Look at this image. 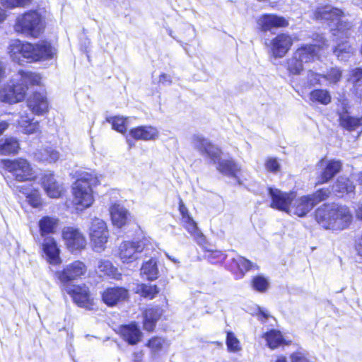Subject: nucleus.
I'll list each match as a JSON object with an SVG mask.
<instances>
[{
    "instance_id": "nucleus-1",
    "label": "nucleus",
    "mask_w": 362,
    "mask_h": 362,
    "mask_svg": "<svg viewBox=\"0 0 362 362\" xmlns=\"http://www.w3.org/2000/svg\"><path fill=\"white\" fill-rule=\"evenodd\" d=\"M40 74L28 70H19L11 80L0 89V100L10 104L22 101L30 86H40Z\"/></svg>"
},
{
    "instance_id": "nucleus-2",
    "label": "nucleus",
    "mask_w": 362,
    "mask_h": 362,
    "mask_svg": "<svg viewBox=\"0 0 362 362\" xmlns=\"http://www.w3.org/2000/svg\"><path fill=\"white\" fill-rule=\"evenodd\" d=\"M315 218L325 229L342 230L350 226L353 216L347 206L333 204L319 207L315 211Z\"/></svg>"
},
{
    "instance_id": "nucleus-3",
    "label": "nucleus",
    "mask_w": 362,
    "mask_h": 362,
    "mask_svg": "<svg viewBox=\"0 0 362 362\" xmlns=\"http://www.w3.org/2000/svg\"><path fill=\"white\" fill-rule=\"evenodd\" d=\"M98 177L93 173L83 171L78 173L72 186V204L78 211L90 207L94 202L93 187L98 184Z\"/></svg>"
},
{
    "instance_id": "nucleus-4",
    "label": "nucleus",
    "mask_w": 362,
    "mask_h": 362,
    "mask_svg": "<svg viewBox=\"0 0 362 362\" xmlns=\"http://www.w3.org/2000/svg\"><path fill=\"white\" fill-rule=\"evenodd\" d=\"M194 146L203 156L209 157L214 163L218 162V170L228 177H234L238 180L239 184H241L238 179V175L241 170L240 167L232 160H220L221 150L213 145L209 140L199 136L193 138Z\"/></svg>"
},
{
    "instance_id": "nucleus-5",
    "label": "nucleus",
    "mask_w": 362,
    "mask_h": 362,
    "mask_svg": "<svg viewBox=\"0 0 362 362\" xmlns=\"http://www.w3.org/2000/svg\"><path fill=\"white\" fill-rule=\"evenodd\" d=\"M314 18L316 20L327 22L332 28L333 36L347 37L351 35V28L353 25L348 21H344V13L339 8H334L332 5L326 4L318 6L314 11Z\"/></svg>"
},
{
    "instance_id": "nucleus-6",
    "label": "nucleus",
    "mask_w": 362,
    "mask_h": 362,
    "mask_svg": "<svg viewBox=\"0 0 362 362\" xmlns=\"http://www.w3.org/2000/svg\"><path fill=\"white\" fill-rule=\"evenodd\" d=\"M14 29L17 33L37 37L43 29L42 17L35 11H30L17 17Z\"/></svg>"
},
{
    "instance_id": "nucleus-7",
    "label": "nucleus",
    "mask_w": 362,
    "mask_h": 362,
    "mask_svg": "<svg viewBox=\"0 0 362 362\" xmlns=\"http://www.w3.org/2000/svg\"><path fill=\"white\" fill-rule=\"evenodd\" d=\"M88 233L93 249L97 252H103L109 238V230L105 221L97 217L91 218L88 227Z\"/></svg>"
},
{
    "instance_id": "nucleus-8",
    "label": "nucleus",
    "mask_w": 362,
    "mask_h": 362,
    "mask_svg": "<svg viewBox=\"0 0 362 362\" xmlns=\"http://www.w3.org/2000/svg\"><path fill=\"white\" fill-rule=\"evenodd\" d=\"M4 163L6 170L11 173L17 181H30L36 177L35 170L26 159L4 160Z\"/></svg>"
},
{
    "instance_id": "nucleus-9",
    "label": "nucleus",
    "mask_w": 362,
    "mask_h": 362,
    "mask_svg": "<svg viewBox=\"0 0 362 362\" xmlns=\"http://www.w3.org/2000/svg\"><path fill=\"white\" fill-rule=\"evenodd\" d=\"M314 45H305L297 49L294 52L298 60L304 64L314 62L320 59V51L328 47L327 41L322 35H317L314 39Z\"/></svg>"
},
{
    "instance_id": "nucleus-10",
    "label": "nucleus",
    "mask_w": 362,
    "mask_h": 362,
    "mask_svg": "<svg viewBox=\"0 0 362 362\" xmlns=\"http://www.w3.org/2000/svg\"><path fill=\"white\" fill-rule=\"evenodd\" d=\"M66 291L74 302L79 307L93 310L95 305L88 288L86 285H72L66 286Z\"/></svg>"
},
{
    "instance_id": "nucleus-11",
    "label": "nucleus",
    "mask_w": 362,
    "mask_h": 362,
    "mask_svg": "<svg viewBox=\"0 0 362 362\" xmlns=\"http://www.w3.org/2000/svg\"><path fill=\"white\" fill-rule=\"evenodd\" d=\"M86 272L87 267L85 263L76 260L66 264L63 270L56 272L55 275L62 283L66 284L81 279Z\"/></svg>"
},
{
    "instance_id": "nucleus-12",
    "label": "nucleus",
    "mask_w": 362,
    "mask_h": 362,
    "mask_svg": "<svg viewBox=\"0 0 362 362\" xmlns=\"http://www.w3.org/2000/svg\"><path fill=\"white\" fill-rule=\"evenodd\" d=\"M269 194L272 199L271 207L288 214L294 192H285L276 188H269Z\"/></svg>"
},
{
    "instance_id": "nucleus-13",
    "label": "nucleus",
    "mask_w": 362,
    "mask_h": 362,
    "mask_svg": "<svg viewBox=\"0 0 362 362\" xmlns=\"http://www.w3.org/2000/svg\"><path fill=\"white\" fill-rule=\"evenodd\" d=\"M256 22L257 28L264 33L288 25V21L286 18L273 13L263 14L257 18Z\"/></svg>"
},
{
    "instance_id": "nucleus-14",
    "label": "nucleus",
    "mask_w": 362,
    "mask_h": 362,
    "mask_svg": "<svg viewBox=\"0 0 362 362\" xmlns=\"http://www.w3.org/2000/svg\"><path fill=\"white\" fill-rule=\"evenodd\" d=\"M320 173L317 177V185L326 183L332 180L341 168V163L337 160L322 158L317 164Z\"/></svg>"
},
{
    "instance_id": "nucleus-15",
    "label": "nucleus",
    "mask_w": 362,
    "mask_h": 362,
    "mask_svg": "<svg viewBox=\"0 0 362 362\" xmlns=\"http://www.w3.org/2000/svg\"><path fill=\"white\" fill-rule=\"evenodd\" d=\"M8 49L9 56L13 62L18 64L29 62L30 43L16 39L11 41Z\"/></svg>"
},
{
    "instance_id": "nucleus-16",
    "label": "nucleus",
    "mask_w": 362,
    "mask_h": 362,
    "mask_svg": "<svg viewBox=\"0 0 362 362\" xmlns=\"http://www.w3.org/2000/svg\"><path fill=\"white\" fill-rule=\"evenodd\" d=\"M62 237L67 248L71 252L83 249L86 245V240L78 229L72 227L64 228Z\"/></svg>"
},
{
    "instance_id": "nucleus-17",
    "label": "nucleus",
    "mask_w": 362,
    "mask_h": 362,
    "mask_svg": "<svg viewBox=\"0 0 362 362\" xmlns=\"http://www.w3.org/2000/svg\"><path fill=\"white\" fill-rule=\"evenodd\" d=\"M31 50L29 62L45 61L52 59L57 52L49 42L40 41L35 44L30 43Z\"/></svg>"
},
{
    "instance_id": "nucleus-18",
    "label": "nucleus",
    "mask_w": 362,
    "mask_h": 362,
    "mask_svg": "<svg viewBox=\"0 0 362 362\" xmlns=\"http://www.w3.org/2000/svg\"><path fill=\"white\" fill-rule=\"evenodd\" d=\"M144 249L141 241H124L119 246V257L124 263H129L136 260L138 255Z\"/></svg>"
},
{
    "instance_id": "nucleus-19",
    "label": "nucleus",
    "mask_w": 362,
    "mask_h": 362,
    "mask_svg": "<svg viewBox=\"0 0 362 362\" xmlns=\"http://www.w3.org/2000/svg\"><path fill=\"white\" fill-rule=\"evenodd\" d=\"M314 208L313 202L309 195L297 197L294 192V199L292 200L288 214L296 215L298 217L305 216Z\"/></svg>"
},
{
    "instance_id": "nucleus-20",
    "label": "nucleus",
    "mask_w": 362,
    "mask_h": 362,
    "mask_svg": "<svg viewBox=\"0 0 362 362\" xmlns=\"http://www.w3.org/2000/svg\"><path fill=\"white\" fill-rule=\"evenodd\" d=\"M44 257L50 264L57 265L62 263L60 258V250L54 238L45 237L42 244Z\"/></svg>"
},
{
    "instance_id": "nucleus-21",
    "label": "nucleus",
    "mask_w": 362,
    "mask_h": 362,
    "mask_svg": "<svg viewBox=\"0 0 362 362\" xmlns=\"http://www.w3.org/2000/svg\"><path fill=\"white\" fill-rule=\"evenodd\" d=\"M117 332L122 339L130 345L137 344L143 337V333L135 322L121 325Z\"/></svg>"
},
{
    "instance_id": "nucleus-22",
    "label": "nucleus",
    "mask_w": 362,
    "mask_h": 362,
    "mask_svg": "<svg viewBox=\"0 0 362 362\" xmlns=\"http://www.w3.org/2000/svg\"><path fill=\"white\" fill-rule=\"evenodd\" d=\"M109 211L112 223L115 227L122 228L130 221V214L122 205L115 203L110 206Z\"/></svg>"
},
{
    "instance_id": "nucleus-23",
    "label": "nucleus",
    "mask_w": 362,
    "mask_h": 362,
    "mask_svg": "<svg viewBox=\"0 0 362 362\" xmlns=\"http://www.w3.org/2000/svg\"><path fill=\"white\" fill-rule=\"evenodd\" d=\"M293 44L292 37L285 33L276 36L271 42V50L275 57H283Z\"/></svg>"
},
{
    "instance_id": "nucleus-24",
    "label": "nucleus",
    "mask_w": 362,
    "mask_h": 362,
    "mask_svg": "<svg viewBox=\"0 0 362 362\" xmlns=\"http://www.w3.org/2000/svg\"><path fill=\"white\" fill-rule=\"evenodd\" d=\"M28 108L35 115H43L48 110L49 103L45 93L35 92L27 100Z\"/></svg>"
},
{
    "instance_id": "nucleus-25",
    "label": "nucleus",
    "mask_w": 362,
    "mask_h": 362,
    "mask_svg": "<svg viewBox=\"0 0 362 362\" xmlns=\"http://www.w3.org/2000/svg\"><path fill=\"white\" fill-rule=\"evenodd\" d=\"M42 185L47 195L50 198H59L64 191L63 186L57 182L54 175L50 173L44 175Z\"/></svg>"
},
{
    "instance_id": "nucleus-26",
    "label": "nucleus",
    "mask_w": 362,
    "mask_h": 362,
    "mask_svg": "<svg viewBox=\"0 0 362 362\" xmlns=\"http://www.w3.org/2000/svg\"><path fill=\"white\" fill-rule=\"evenodd\" d=\"M127 297L128 291L122 287L107 288L102 293L103 302L109 306L115 305Z\"/></svg>"
},
{
    "instance_id": "nucleus-27",
    "label": "nucleus",
    "mask_w": 362,
    "mask_h": 362,
    "mask_svg": "<svg viewBox=\"0 0 362 362\" xmlns=\"http://www.w3.org/2000/svg\"><path fill=\"white\" fill-rule=\"evenodd\" d=\"M129 135L136 140L153 141L158 138L159 132L152 126H139L130 129Z\"/></svg>"
},
{
    "instance_id": "nucleus-28",
    "label": "nucleus",
    "mask_w": 362,
    "mask_h": 362,
    "mask_svg": "<svg viewBox=\"0 0 362 362\" xmlns=\"http://www.w3.org/2000/svg\"><path fill=\"white\" fill-rule=\"evenodd\" d=\"M17 122L22 132L25 134H33L40 132L39 122L30 118L26 112L18 116Z\"/></svg>"
},
{
    "instance_id": "nucleus-29",
    "label": "nucleus",
    "mask_w": 362,
    "mask_h": 362,
    "mask_svg": "<svg viewBox=\"0 0 362 362\" xmlns=\"http://www.w3.org/2000/svg\"><path fill=\"white\" fill-rule=\"evenodd\" d=\"M17 188L25 197L27 202L33 208L42 206V199L38 189L33 188L31 185H21Z\"/></svg>"
},
{
    "instance_id": "nucleus-30",
    "label": "nucleus",
    "mask_w": 362,
    "mask_h": 362,
    "mask_svg": "<svg viewBox=\"0 0 362 362\" xmlns=\"http://www.w3.org/2000/svg\"><path fill=\"white\" fill-rule=\"evenodd\" d=\"M180 223L182 226L194 238L198 244L202 245L205 243V238L203 233L199 229L197 223L191 216L181 218Z\"/></svg>"
},
{
    "instance_id": "nucleus-31",
    "label": "nucleus",
    "mask_w": 362,
    "mask_h": 362,
    "mask_svg": "<svg viewBox=\"0 0 362 362\" xmlns=\"http://www.w3.org/2000/svg\"><path fill=\"white\" fill-rule=\"evenodd\" d=\"M349 36L350 35L347 37H342L341 36L337 37V36H334L335 37L334 40L337 45L334 47L333 52L339 60H346L353 52L352 47L349 42L346 40H346Z\"/></svg>"
},
{
    "instance_id": "nucleus-32",
    "label": "nucleus",
    "mask_w": 362,
    "mask_h": 362,
    "mask_svg": "<svg viewBox=\"0 0 362 362\" xmlns=\"http://www.w3.org/2000/svg\"><path fill=\"white\" fill-rule=\"evenodd\" d=\"M340 125L346 130L362 132V117H351L346 112L339 115Z\"/></svg>"
},
{
    "instance_id": "nucleus-33",
    "label": "nucleus",
    "mask_w": 362,
    "mask_h": 362,
    "mask_svg": "<svg viewBox=\"0 0 362 362\" xmlns=\"http://www.w3.org/2000/svg\"><path fill=\"white\" fill-rule=\"evenodd\" d=\"M333 192L338 197H343L344 194L354 192L355 186L347 177H339L332 187Z\"/></svg>"
},
{
    "instance_id": "nucleus-34",
    "label": "nucleus",
    "mask_w": 362,
    "mask_h": 362,
    "mask_svg": "<svg viewBox=\"0 0 362 362\" xmlns=\"http://www.w3.org/2000/svg\"><path fill=\"white\" fill-rule=\"evenodd\" d=\"M20 149V144L17 139L8 137L0 140V154H16Z\"/></svg>"
},
{
    "instance_id": "nucleus-35",
    "label": "nucleus",
    "mask_w": 362,
    "mask_h": 362,
    "mask_svg": "<svg viewBox=\"0 0 362 362\" xmlns=\"http://www.w3.org/2000/svg\"><path fill=\"white\" fill-rule=\"evenodd\" d=\"M59 225V219L52 216H44L39 221L40 235L54 233Z\"/></svg>"
},
{
    "instance_id": "nucleus-36",
    "label": "nucleus",
    "mask_w": 362,
    "mask_h": 362,
    "mask_svg": "<svg viewBox=\"0 0 362 362\" xmlns=\"http://www.w3.org/2000/svg\"><path fill=\"white\" fill-rule=\"evenodd\" d=\"M161 315V311L159 308H148L145 311L144 320V328L147 331H152L156 321Z\"/></svg>"
},
{
    "instance_id": "nucleus-37",
    "label": "nucleus",
    "mask_w": 362,
    "mask_h": 362,
    "mask_svg": "<svg viewBox=\"0 0 362 362\" xmlns=\"http://www.w3.org/2000/svg\"><path fill=\"white\" fill-rule=\"evenodd\" d=\"M141 274L149 281H153L158 276V269L155 259H151L144 263L141 269Z\"/></svg>"
},
{
    "instance_id": "nucleus-38",
    "label": "nucleus",
    "mask_w": 362,
    "mask_h": 362,
    "mask_svg": "<svg viewBox=\"0 0 362 362\" xmlns=\"http://www.w3.org/2000/svg\"><path fill=\"white\" fill-rule=\"evenodd\" d=\"M35 157L42 162L52 163L59 158V153L52 147H47L39 150L35 153Z\"/></svg>"
},
{
    "instance_id": "nucleus-39",
    "label": "nucleus",
    "mask_w": 362,
    "mask_h": 362,
    "mask_svg": "<svg viewBox=\"0 0 362 362\" xmlns=\"http://www.w3.org/2000/svg\"><path fill=\"white\" fill-rule=\"evenodd\" d=\"M97 267L100 272L113 279H118L121 276L117 269L109 260L100 259L98 262Z\"/></svg>"
},
{
    "instance_id": "nucleus-40",
    "label": "nucleus",
    "mask_w": 362,
    "mask_h": 362,
    "mask_svg": "<svg viewBox=\"0 0 362 362\" xmlns=\"http://www.w3.org/2000/svg\"><path fill=\"white\" fill-rule=\"evenodd\" d=\"M309 99L313 103L328 105L332 100L329 92L325 89H315L309 94Z\"/></svg>"
},
{
    "instance_id": "nucleus-41",
    "label": "nucleus",
    "mask_w": 362,
    "mask_h": 362,
    "mask_svg": "<svg viewBox=\"0 0 362 362\" xmlns=\"http://www.w3.org/2000/svg\"><path fill=\"white\" fill-rule=\"evenodd\" d=\"M264 338L267 341L268 346L274 349L284 344V338L279 331L272 329L264 334Z\"/></svg>"
},
{
    "instance_id": "nucleus-42",
    "label": "nucleus",
    "mask_w": 362,
    "mask_h": 362,
    "mask_svg": "<svg viewBox=\"0 0 362 362\" xmlns=\"http://www.w3.org/2000/svg\"><path fill=\"white\" fill-rule=\"evenodd\" d=\"M348 80L353 84L356 93L361 95L362 93V69H352Z\"/></svg>"
},
{
    "instance_id": "nucleus-43",
    "label": "nucleus",
    "mask_w": 362,
    "mask_h": 362,
    "mask_svg": "<svg viewBox=\"0 0 362 362\" xmlns=\"http://www.w3.org/2000/svg\"><path fill=\"white\" fill-rule=\"evenodd\" d=\"M136 293L151 299L158 293V289L156 285L141 284L137 286Z\"/></svg>"
},
{
    "instance_id": "nucleus-44",
    "label": "nucleus",
    "mask_w": 362,
    "mask_h": 362,
    "mask_svg": "<svg viewBox=\"0 0 362 362\" xmlns=\"http://www.w3.org/2000/svg\"><path fill=\"white\" fill-rule=\"evenodd\" d=\"M107 122L112 124V129L120 132L122 134H124L127 131V118H124L123 117L115 116L112 117H109L107 119Z\"/></svg>"
},
{
    "instance_id": "nucleus-45",
    "label": "nucleus",
    "mask_w": 362,
    "mask_h": 362,
    "mask_svg": "<svg viewBox=\"0 0 362 362\" xmlns=\"http://www.w3.org/2000/svg\"><path fill=\"white\" fill-rule=\"evenodd\" d=\"M167 341L160 337H153L148 340L146 346L151 350L153 354H156L165 346H168Z\"/></svg>"
},
{
    "instance_id": "nucleus-46",
    "label": "nucleus",
    "mask_w": 362,
    "mask_h": 362,
    "mask_svg": "<svg viewBox=\"0 0 362 362\" xmlns=\"http://www.w3.org/2000/svg\"><path fill=\"white\" fill-rule=\"evenodd\" d=\"M342 71L340 69L334 67L330 69L326 74H323V78L329 84H336L341 78Z\"/></svg>"
},
{
    "instance_id": "nucleus-47",
    "label": "nucleus",
    "mask_w": 362,
    "mask_h": 362,
    "mask_svg": "<svg viewBox=\"0 0 362 362\" xmlns=\"http://www.w3.org/2000/svg\"><path fill=\"white\" fill-rule=\"evenodd\" d=\"M226 345L228 350L230 352H237L241 350L240 341L231 332H227Z\"/></svg>"
},
{
    "instance_id": "nucleus-48",
    "label": "nucleus",
    "mask_w": 362,
    "mask_h": 362,
    "mask_svg": "<svg viewBox=\"0 0 362 362\" xmlns=\"http://www.w3.org/2000/svg\"><path fill=\"white\" fill-rule=\"evenodd\" d=\"M303 64L293 54V57L288 61V70L292 74H299L303 69Z\"/></svg>"
},
{
    "instance_id": "nucleus-49",
    "label": "nucleus",
    "mask_w": 362,
    "mask_h": 362,
    "mask_svg": "<svg viewBox=\"0 0 362 362\" xmlns=\"http://www.w3.org/2000/svg\"><path fill=\"white\" fill-rule=\"evenodd\" d=\"M331 192L329 189H321L317 190L312 194H309L311 198L312 202H313L314 206L319 202L325 200L329 197Z\"/></svg>"
},
{
    "instance_id": "nucleus-50",
    "label": "nucleus",
    "mask_w": 362,
    "mask_h": 362,
    "mask_svg": "<svg viewBox=\"0 0 362 362\" xmlns=\"http://www.w3.org/2000/svg\"><path fill=\"white\" fill-rule=\"evenodd\" d=\"M32 0H0L1 5L7 8L24 7L30 4Z\"/></svg>"
},
{
    "instance_id": "nucleus-51",
    "label": "nucleus",
    "mask_w": 362,
    "mask_h": 362,
    "mask_svg": "<svg viewBox=\"0 0 362 362\" xmlns=\"http://www.w3.org/2000/svg\"><path fill=\"white\" fill-rule=\"evenodd\" d=\"M252 285L255 289L258 291H265L269 286L268 281L263 276H258L254 278Z\"/></svg>"
},
{
    "instance_id": "nucleus-52",
    "label": "nucleus",
    "mask_w": 362,
    "mask_h": 362,
    "mask_svg": "<svg viewBox=\"0 0 362 362\" xmlns=\"http://www.w3.org/2000/svg\"><path fill=\"white\" fill-rule=\"evenodd\" d=\"M234 262L242 274L247 272L252 267V262L243 257L234 259Z\"/></svg>"
},
{
    "instance_id": "nucleus-53",
    "label": "nucleus",
    "mask_w": 362,
    "mask_h": 362,
    "mask_svg": "<svg viewBox=\"0 0 362 362\" xmlns=\"http://www.w3.org/2000/svg\"><path fill=\"white\" fill-rule=\"evenodd\" d=\"M265 168L267 171L276 173L279 172L281 165L275 158H267L264 163Z\"/></svg>"
},
{
    "instance_id": "nucleus-54",
    "label": "nucleus",
    "mask_w": 362,
    "mask_h": 362,
    "mask_svg": "<svg viewBox=\"0 0 362 362\" xmlns=\"http://www.w3.org/2000/svg\"><path fill=\"white\" fill-rule=\"evenodd\" d=\"M321 78H323V75L317 74L313 71L308 72V81L311 86L320 84Z\"/></svg>"
},
{
    "instance_id": "nucleus-55",
    "label": "nucleus",
    "mask_w": 362,
    "mask_h": 362,
    "mask_svg": "<svg viewBox=\"0 0 362 362\" xmlns=\"http://www.w3.org/2000/svg\"><path fill=\"white\" fill-rule=\"evenodd\" d=\"M179 211L181 214V218H185V216L188 217L191 216L189 213L187 206L185 205L182 200H180L179 203Z\"/></svg>"
},
{
    "instance_id": "nucleus-56",
    "label": "nucleus",
    "mask_w": 362,
    "mask_h": 362,
    "mask_svg": "<svg viewBox=\"0 0 362 362\" xmlns=\"http://www.w3.org/2000/svg\"><path fill=\"white\" fill-rule=\"evenodd\" d=\"M172 82L171 77L167 74H162L159 76V83L164 85H169Z\"/></svg>"
},
{
    "instance_id": "nucleus-57",
    "label": "nucleus",
    "mask_w": 362,
    "mask_h": 362,
    "mask_svg": "<svg viewBox=\"0 0 362 362\" xmlns=\"http://www.w3.org/2000/svg\"><path fill=\"white\" fill-rule=\"evenodd\" d=\"M223 255L220 251H213V252H210V254L208 255V257L211 261H212L211 259H213L214 257L223 259Z\"/></svg>"
},
{
    "instance_id": "nucleus-58",
    "label": "nucleus",
    "mask_w": 362,
    "mask_h": 362,
    "mask_svg": "<svg viewBox=\"0 0 362 362\" xmlns=\"http://www.w3.org/2000/svg\"><path fill=\"white\" fill-rule=\"evenodd\" d=\"M356 250L358 257H360L361 259H362V238H361L359 242L356 244Z\"/></svg>"
},
{
    "instance_id": "nucleus-59",
    "label": "nucleus",
    "mask_w": 362,
    "mask_h": 362,
    "mask_svg": "<svg viewBox=\"0 0 362 362\" xmlns=\"http://www.w3.org/2000/svg\"><path fill=\"white\" fill-rule=\"evenodd\" d=\"M8 127V123L5 122V121H2L0 122V135H1L4 132Z\"/></svg>"
},
{
    "instance_id": "nucleus-60",
    "label": "nucleus",
    "mask_w": 362,
    "mask_h": 362,
    "mask_svg": "<svg viewBox=\"0 0 362 362\" xmlns=\"http://www.w3.org/2000/svg\"><path fill=\"white\" fill-rule=\"evenodd\" d=\"M356 216L358 219L362 220V203L358 205L356 210Z\"/></svg>"
},
{
    "instance_id": "nucleus-61",
    "label": "nucleus",
    "mask_w": 362,
    "mask_h": 362,
    "mask_svg": "<svg viewBox=\"0 0 362 362\" xmlns=\"http://www.w3.org/2000/svg\"><path fill=\"white\" fill-rule=\"evenodd\" d=\"M6 18V11L0 6V24L2 23Z\"/></svg>"
},
{
    "instance_id": "nucleus-62",
    "label": "nucleus",
    "mask_w": 362,
    "mask_h": 362,
    "mask_svg": "<svg viewBox=\"0 0 362 362\" xmlns=\"http://www.w3.org/2000/svg\"><path fill=\"white\" fill-rule=\"evenodd\" d=\"M276 362H287V361L285 357L279 356V357H278Z\"/></svg>"
},
{
    "instance_id": "nucleus-63",
    "label": "nucleus",
    "mask_w": 362,
    "mask_h": 362,
    "mask_svg": "<svg viewBox=\"0 0 362 362\" xmlns=\"http://www.w3.org/2000/svg\"><path fill=\"white\" fill-rule=\"evenodd\" d=\"M260 313L264 319H267L269 317V313L267 312L260 310Z\"/></svg>"
},
{
    "instance_id": "nucleus-64",
    "label": "nucleus",
    "mask_w": 362,
    "mask_h": 362,
    "mask_svg": "<svg viewBox=\"0 0 362 362\" xmlns=\"http://www.w3.org/2000/svg\"><path fill=\"white\" fill-rule=\"evenodd\" d=\"M358 180L359 183L362 185V173L359 175Z\"/></svg>"
}]
</instances>
